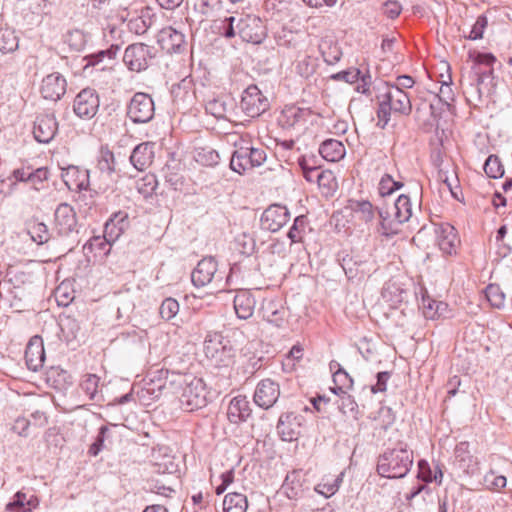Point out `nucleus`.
<instances>
[{"label":"nucleus","mask_w":512,"mask_h":512,"mask_svg":"<svg viewBox=\"0 0 512 512\" xmlns=\"http://www.w3.org/2000/svg\"><path fill=\"white\" fill-rule=\"evenodd\" d=\"M378 100L377 126L385 128L390 121L391 113L408 116L412 111V104L408 94L398 86L388 82H381L377 86Z\"/></svg>","instance_id":"f257e3e1"},{"label":"nucleus","mask_w":512,"mask_h":512,"mask_svg":"<svg viewBox=\"0 0 512 512\" xmlns=\"http://www.w3.org/2000/svg\"><path fill=\"white\" fill-rule=\"evenodd\" d=\"M413 462V451L407 448V444L399 443L378 456L376 471L381 477L400 479L408 474Z\"/></svg>","instance_id":"f03ea898"},{"label":"nucleus","mask_w":512,"mask_h":512,"mask_svg":"<svg viewBox=\"0 0 512 512\" xmlns=\"http://www.w3.org/2000/svg\"><path fill=\"white\" fill-rule=\"evenodd\" d=\"M380 219L379 232L389 236L397 232V227L410 219L412 216V205L410 198L400 195L393 203H385L378 208Z\"/></svg>","instance_id":"7ed1b4c3"},{"label":"nucleus","mask_w":512,"mask_h":512,"mask_svg":"<svg viewBox=\"0 0 512 512\" xmlns=\"http://www.w3.org/2000/svg\"><path fill=\"white\" fill-rule=\"evenodd\" d=\"M172 384L181 386L179 401L183 410L191 412L206 405L205 383L201 378L185 377L172 372L170 385Z\"/></svg>","instance_id":"20e7f679"},{"label":"nucleus","mask_w":512,"mask_h":512,"mask_svg":"<svg viewBox=\"0 0 512 512\" xmlns=\"http://www.w3.org/2000/svg\"><path fill=\"white\" fill-rule=\"evenodd\" d=\"M236 149L231 154L230 168L242 175L246 171L261 166L266 161V152L262 148L235 143Z\"/></svg>","instance_id":"39448f33"},{"label":"nucleus","mask_w":512,"mask_h":512,"mask_svg":"<svg viewBox=\"0 0 512 512\" xmlns=\"http://www.w3.org/2000/svg\"><path fill=\"white\" fill-rule=\"evenodd\" d=\"M228 265L221 263L217 258H201L191 274V281L196 287H203L209 283H222L226 277Z\"/></svg>","instance_id":"423d86ee"},{"label":"nucleus","mask_w":512,"mask_h":512,"mask_svg":"<svg viewBox=\"0 0 512 512\" xmlns=\"http://www.w3.org/2000/svg\"><path fill=\"white\" fill-rule=\"evenodd\" d=\"M411 283L405 277H391L385 282L381 296L391 308H398L401 304L407 303L410 297Z\"/></svg>","instance_id":"0eeeda50"},{"label":"nucleus","mask_w":512,"mask_h":512,"mask_svg":"<svg viewBox=\"0 0 512 512\" xmlns=\"http://www.w3.org/2000/svg\"><path fill=\"white\" fill-rule=\"evenodd\" d=\"M155 114L154 101L150 95L137 92L127 106V116L135 124L150 122Z\"/></svg>","instance_id":"6e6552de"},{"label":"nucleus","mask_w":512,"mask_h":512,"mask_svg":"<svg viewBox=\"0 0 512 512\" xmlns=\"http://www.w3.org/2000/svg\"><path fill=\"white\" fill-rule=\"evenodd\" d=\"M236 28L243 41L259 44L266 37V28L262 20L254 15L238 17Z\"/></svg>","instance_id":"1a4fd4ad"},{"label":"nucleus","mask_w":512,"mask_h":512,"mask_svg":"<svg viewBox=\"0 0 512 512\" xmlns=\"http://www.w3.org/2000/svg\"><path fill=\"white\" fill-rule=\"evenodd\" d=\"M204 352L215 366H227L233 357V348L229 342H224L220 337L206 339Z\"/></svg>","instance_id":"9d476101"},{"label":"nucleus","mask_w":512,"mask_h":512,"mask_svg":"<svg viewBox=\"0 0 512 512\" xmlns=\"http://www.w3.org/2000/svg\"><path fill=\"white\" fill-rule=\"evenodd\" d=\"M241 107L249 117H256L268 109L269 102L256 85H250L243 92Z\"/></svg>","instance_id":"9b49d317"},{"label":"nucleus","mask_w":512,"mask_h":512,"mask_svg":"<svg viewBox=\"0 0 512 512\" xmlns=\"http://www.w3.org/2000/svg\"><path fill=\"white\" fill-rule=\"evenodd\" d=\"M151 58L150 47L143 43H136L125 49L123 61L131 71L141 72L147 69Z\"/></svg>","instance_id":"f8f14e48"},{"label":"nucleus","mask_w":512,"mask_h":512,"mask_svg":"<svg viewBox=\"0 0 512 512\" xmlns=\"http://www.w3.org/2000/svg\"><path fill=\"white\" fill-rule=\"evenodd\" d=\"M99 108V97L94 89L81 90L74 99L73 110L81 119L93 118Z\"/></svg>","instance_id":"ddd939ff"},{"label":"nucleus","mask_w":512,"mask_h":512,"mask_svg":"<svg viewBox=\"0 0 512 512\" xmlns=\"http://www.w3.org/2000/svg\"><path fill=\"white\" fill-rule=\"evenodd\" d=\"M280 396L279 384L270 379L261 380L255 389L253 400L257 406L263 409L271 408Z\"/></svg>","instance_id":"4468645a"},{"label":"nucleus","mask_w":512,"mask_h":512,"mask_svg":"<svg viewBox=\"0 0 512 512\" xmlns=\"http://www.w3.org/2000/svg\"><path fill=\"white\" fill-rule=\"evenodd\" d=\"M289 217L290 213L285 206L270 205L261 215V227L267 231L277 232L288 222Z\"/></svg>","instance_id":"2eb2a0df"},{"label":"nucleus","mask_w":512,"mask_h":512,"mask_svg":"<svg viewBox=\"0 0 512 512\" xmlns=\"http://www.w3.org/2000/svg\"><path fill=\"white\" fill-rule=\"evenodd\" d=\"M67 81L59 72H53L42 79L40 92L44 99L60 100L66 93Z\"/></svg>","instance_id":"dca6fc26"},{"label":"nucleus","mask_w":512,"mask_h":512,"mask_svg":"<svg viewBox=\"0 0 512 512\" xmlns=\"http://www.w3.org/2000/svg\"><path fill=\"white\" fill-rule=\"evenodd\" d=\"M58 131V122L54 114H42L37 116L34 127L33 135L39 143H50L56 136Z\"/></svg>","instance_id":"f3484780"},{"label":"nucleus","mask_w":512,"mask_h":512,"mask_svg":"<svg viewBox=\"0 0 512 512\" xmlns=\"http://www.w3.org/2000/svg\"><path fill=\"white\" fill-rule=\"evenodd\" d=\"M158 42L168 53H181L186 46L185 35L171 26L165 27L159 32Z\"/></svg>","instance_id":"a211bd4d"},{"label":"nucleus","mask_w":512,"mask_h":512,"mask_svg":"<svg viewBox=\"0 0 512 512\" xmlns=\"http://www.w3.org/2000/svg\"><path fill=\"white\" fill-rule=\"evenodd\" d=\"M263 319L277 328H281L287 322L288 310L278 300H264L261 307Z\"/></svg>","instance_id":"6ab92c4d"},{"label":"nucleus","mask_w":512,"mask_h":512,"mask_svg":"<svg viewBox=\"0 0 512 512\" xmlns=\"http://www.w3.org/2000/svg\"><path fill=\"white\" fill-rule=\"evenodd\" d=\"M475 64L473 70L476 74V85L471 84V87L475 90L478 98L481 97V91L479 85L483 83L484 79L490 77L493 69L490 68L496 61V57L491 53H478L474 59Z\"/></svg>","instance_id":"aec40b11"},{"label":"nucleus","mask_w":512,"mask_h":512,"mask_svg":"<svg viewBox=\"0 0 512 512\" xmlns=\"http://www.w3.org/2000/svg\"><path fill=\"white\" fill-rule=\"evenodd\" d=\"M40 505L39 498L30 492L18 491L16 492L11 501L5 505L6 512H31L37 509Z\"/></svg>","instance_id":"412c9836"},{"label":"nucleus","mask_w":512,"mask_h":512,"mask_svg":"<svg viewBox=\"0 0 512 512\" xmlns=\"http://www.w3.org/2000/svg\"><path fill=\"white\" fill-rule=\"evenodd\" d=\"M55 223L60 234L67 235L77 226L74 208L68 203H61L55 210Z\"/></svg>","instance_id":"4be33fe9"},{"label":"nucleus","mask_w":512,"mask_h":512,"mask_svg":"<svg viewBox=\"0 0 512 512\" xmlns=\"http://www.w3.org/2000/svg\"><path fill=\"white\" fill-rule=\"evenodd\" d=\"M305 473L302 470H293L286 475L282 491L290 500L300 499L305 491Z\"/></svg>","instance_id":"5701e85b"},{"label":"nucleus","mask_w":512,"mask_h":512,"mask_svg":"<svg viewBox=\"0 0 512 512\" xmlns=\"http://www.w3.org/2000/svg\"><path fill=\"white\" fill-rule=\"evenodd\" d=\"M277 432L283 441L291 442L296 440L300 431L298 416L293 412L284 413L279 417Z\"/></svg>","instance_id":"b1692460"},{"label":"nucleus","mask_w":512,"mask_h":512,"mask_svg":"<svg viewBox=\"0 0 512 512\" xmlns=\"http://www.w3.org/2000/svg\"><path fill=\"white\" fill-rule=\"evenodd\" d=\"M256 306V299L251 291L239 290L234 297V310L239 319L247 320L252 317Z\"/></svg>","instance_id":"393cba45"},{"label":"nucleus","mask_w":512,"mask_h":512,"mask_svg":"<svg viewBox=\"0 0 512 512\" xmlns=\"http://www.w3.org/2000/svg\"><path fill=\"white\" fill-rule=\"evenodd\" d=\"M27 367L32 371H38L45 361V351L41 339L37 336L32 338L25 350Z\"/></svg>","instance_id":"a878e982"},{"label":"nucleus","mask_w":512,"mask_h":512,"mask_svg":"<svg viewBox=\"0 0 512 512\" xmlns=\"http://www.w3.org/2000/svg\"><path fill=\"white\" fill-rule=\"evenodd\" d=\"M154 158V143L144 142L138 144L130 156L131 164L138 170L143 171L151 165Z\"/></svg>","instance_id":"bb28decb"},{"label":"nucleus","mask_w":512,"mask_h":512,"mask_svg":"<svg viewBox=\"0 0 512 512\" xmlns=\"http://www.w3.org/2000/svg\"><path fill=\"white\" fill-rule=\"evenodd\" d=\"M234 107V100L229 96L222 95L207 101L205 110L217 119H228Z\"/></svg>","instance_id":"cd10ccee"},{"label":"nucleus","mask_w":512,"mask_h":512,"mask_svg":"<svg viewBox=\"0 0 512 512\" xmlns=\"http://www.w3.org/2000/svg\"><path fill=\"white\" fill-rule=\"evenodd\" d=\"M127 213L119 211L114 213L105 223L103 236L112 244L127 227Z\"/></svg>","instance_id":"c85d7f7f"},{"label":"nucleus","mask_w":512,"mask_h":512,"mask_svg":"<svg viewBox=\"0 0 512 512\" xmlns=\"http://www.w3.org/2000/svg\"><path fill=\"white\" fill-rule=\"evenodd\" d=\"M251 414L249 401L245 396L234 397L228 406L227 416L231 423L246 421Z\"/></svg>","instance_id":"c756f323"},{"label":"nucleus","mask_w":512,"mask_h":512,"mask_svg":"<svg viewBox=\"0 0 512 512\" xmlns=\"http://www.w3.org/2000/svg\"><path fill=\"white\" fill-rule=\"evenodd\" d=\"M156 373L158 376H153L142 390L143 393L149 394L152 400L161 396L162 390L166 389L168 384L170 385L171 380V373L168 370L161 369Z\"/></svg>","instance_id":"7c9ffc66"},{"label":"nucleus","mask_w":512,"mask_h":512,"mask_svg":"<svg viewBox=\"0 0 512 512\" xmlns=\"http://www.w3.org/2000/svg\"><path fill=\"white\" fill-rule=\"evenodd\" d=\"M459 243L460 240L458 239L456 230L453 226L446 225L441 227L438 235V246L443 253L447 255L457 253L456 248Z\"/></svg>","instance_id":"2f4dec72"},{"label":"nucleus","mask_w":512,"mask_h":512,"mask_svg":"<svg viewBox=\"0 0 512 512\" xmlns=\"http://www.w3.org/2000/svg\"><path fill=\"white\" fill-rule=\"evenodd\" d=\"M320 155L327 161L336 162L345 155V147L336 139H327L319 147Z\"/></svg>","instance_id":"473e14b6"},{"label":"nucleus","mask_w":512,"mask_h":512,"mask_svg":"<svg viewBox=\"0 0 512 512\" xmlns=\"http://www.w3.org/2000/svg\"><path fill=\"white\" fill-rule=\"evenodd\" d=\"M59 326L63 338L68 344L78 339L81 326L76 318L70 315L60 316Z\"/></svg>","instance_id":"72a5a7b5"},{"label":"nucleus","mask_w":512,"mask_h":512,"mask_svg":"<svg viewBox=\"0 0 512 512\" xmlns=\"http://www.w3.org/2000/svg\"><path fill=\"white\" fill-rule=\"evenodd\" d=\"M344 474V471H342L338 475L333 477H323L322 481L315 486V491L318 494L323 495L325 498L333 496L339 490L343 482Z\"/></svg>","instance_id":"f704fd0d"},{"label":"nucleus","mask_w":512,"mask_h":512,"mask_svg":"<svg viewBox=\"0 0 512 512\" xmlns=\"http://www.w3.org/2000/svg\"><path fill=\"white\" fill-rule=\"evenodd\" d=\"M319 50L324 61L329 65L337 63L342 56L340 47L331 38L322 39L319 43Z\"/></svg>","instance_id":"c9c22d12"},{"label":"nucleus","mask_w":512,"mask_h":512,"mask_svg":"<svg viewBox=\"0 0 512 512\" xmlns=\"http://www.w3.org/2000/svg\"><path fill=\"white\" fill-rule=\"evenodd\" d=\"M120 47L118 45H111L109 48L105 50H99L95 53L87 55L85 59L87 60V65L96 66L99 64H104L102 69H104L108 64L111 63L112 60L115 59Z\"/></svg>","instance_id":"e433bc0d"},{"label":"nucleus","mask_w":512,"mask_h":512,"mask_svg":"<svg viewBox=\"0 0 512 512\" xmlns=\"http://www.w3.org/2000/svg\"><path fill=\"white\" fill-rule=\"evenodd\" d=\"M419 293L421 294V305L423 308L424 316L428 319H435L437 317V314L440 313L439 307L444 306V303L438 302L430 298L426 288L423 286L419 287V291H414L416 297L418 296Z\"/></svg>","instance_id":"4c0bfd02"},{"label":"nucleus","mask_w":512,"mask_h":512,"mask_svg":"<svg viewBox=\"0 0 512 512\" xmlns=\"http://www.w3.org/2000/svg\"><path fill=\"white\" fill-rule=\"evenodd\" d=\"M194 159L197 163L207 167H214L220 162V155L218 151L212 147H198L194 152Z\"/></svg>","instance_id":"58836bf2"},{"label":"nucleus","mask_w":512,"mask_h":512,"mask_svg":"<svg viewBox=\"0 0 512 512\" xmlns=\"http://www.w3.org/2000/svg\"><path fill=\"white\" fill-rule=\"evenodd\" d=\"M247 498L241 493H228L223 500V512H246Z\"/></svg>","instance_id":"ea45409f"},{"label":"nucleus","mask_w":512,"mask_h":512,"mask_svg":"<svg viewBox=\"0 0 512 512\" xmlns=\"http://www.w3.org/2000/svg\"><path fill=\"white\" fill-rule=\"evenodd\" d=\"M316 182L325 196H331L337 190L338 184L331 170H321L316 175Z\"/></svg>","instance_id":"a19ab883"},{"label":"nucleus","mask_w":512,"mask_h":512,"mask_svg":"<svg viewBox=\"0 0 512 512\" xmlns=\"http://www.w3.org/2000/svg\"><path fill=\"white\" fill-rule=\"evenodd\" d=\"M111 243L104 236L92 237L83 247L85 253H93L94 256H108Z\"/></svg>","instance_id":"79ce46f5"},{"label":"nucleus","mask_w":512,"mask_h":512,"mask_svg":"<svg viewBox=\"0 0 512 512\" xmlns=\"http://www.w3.org/2000/svg\"><path fill=\"white\" fill-rule=\"evenodd\" d=\"M333 382L334 387L331 388V391L336 395L347 392L353 385V379L343 368L334 371Z\"/></svg>","instance_id":"37998d69"},{"label":"nucleus","mask_w":512,"mask_h":512,"mask_svg":"<svg viewBox=\"0 0 512 512\" xmlns=\"http://www.w3.org/2000/svg\"><path fill=\"white\" fill-rule=\"evenodd\" d=\"M19 47V38L15 31L9 28L0 29V51L3 54L12 53Z\"/></svg>","instance_id":"c03bdc74"},{"label":"nucleus","mask_w":512,"mask_h":512,"mask_svg":"<svg viewBox=\"0 0 512 512\" xmlns=\"http://www.w3.org/2000/svg\"><path fill=\"white\" fill-rule=\"evenodd\" d=\"M99 382L100 378L95 374H87L81 381L80 388L90 400L99 401Z\"/></svg>","instance_id":"a18cd8bd"},{"label":"nucleus","mask_w":512,"mask_h":512,"mask_svg":"<svg viewBox=\"0 0 512 512\" xmlns=\"http://www.w3.org/2000/svg\"><path fill=\"white\" fill-rule=\"evenodd\" d=\"M237 20L238 18L235 16L225 17L214 21L213 28L219 35L231 39L236 36V30L232 29V23H237Z\"/></svg>","instance_id":"49530a36"},{"label":"nucleus","mask_w":512,"mask_h":512,"mask_svg":"<svg viewBox=\"0 0 512 512\" xmlns=\"http://www.w3.org/2000/svg\"><path fill=\"white\" fill-rule=\"evenodd\" d=\"M485 295L490 305L494 308L501 309L505 304V293L499 285L489 284L485 289Z\"/></svg>","instance_id":"de8ad7c7"},{"label":"nucleus","mask_w":512,"mask_h":512,"mask_svg":"<svg viewBox=\"0 0 512 512\" xmlns=\"http://www.w3.org/2000/svg\"><path fill=\"white\" fill-rule=\"evenodd\" d=\"M484 486L491 491L499 492L507 484V479L503 475H498L494 470L488 471L483 478Z\"/></svg>","instance_id":"09e8293b"},{"label":"nucleus","mask_w":512,"mask_h":512,"mask_svg":"<svg viewBox=\"0 0 512 512\" xmlns=\"http://www.w3.org/2000/svg\"><path fill=\"white\" fill-rule=\"evenodd\" d=\"M484 171L490 178H500L504 175V167L496 155H490L484 163Z\"/></svg>","instance_id":"8fccbe9b"},{"label":"nucleus","mask_w":512,"mask_h":512,"mask_svg":"<svg viewBox=\"0 0 512 512\" xmlns=\"http://www.w3.org/2000/svg\"><path fill=\"white\" fill-rule=\"evenodd\" d=\"M157 186L158 182L153 174H148L137 182V190L145 198L152 196L155 193Z\"/></svg>","instance_id":"3c124183"},{"label":"nucleus","mask_w":512,"mask_h":512,"mask_svg":"<svg viewBox=\"0 0 512 512\" xmlns=\"http://www.w3.org/2000/svg\"><path fill=\"white\" fill-rule=\"evenodd\" d=\"M336 263L342 268L349 279L356 277L363 262L355 261V258H336Z\"/></svg>","instance_id":"603ef678"},{"label":"nucleus","mask_w":512,"mask_h":512,"mask_svg":"<svg viewBox=\"0 0 512 512\" xmlns=\"http://www.w3.org/2000/svg\"><path fill=\"white\" fill-rule=\"evenodd\" d=\"M179 312V303L174 298H166L163 300L159 308L162 319L168 321L174 318Z\"/></svg>","instance_id":"864d4df0"},{"label":"nucleus","mask_w":512,"mask_h":512,"mask_svg":"<svg viewBox=\"0 0 512 512\" xmlns=\"http://www.w3.org/2000/svg\"><path fill=\"white\" fill-rule=\"evenodd\" d=\"M353 209L357 217L366 223L375 218V210L369 201H358Z\"/></svg>","instance_id":"5fc2aeb1"},{"label":"nucleus","mask_w":512,"mask_h":512,"mask_svg":"<svg viewBox=\"0 0 512 512\" xmlns=\"http://www.w3.org/2000/svg\"><path fill=\"white\" fill-rule=\"evenodd\" d=\"M468 447L469 444L467 442H461L455 448L456 459L459 461L460 467L466 472H469L470 462H472V456L469 454Z\"/></svg>","instance_id":"6e6d98bb"},{"label":"nucleus","mask_w":512,"mask_h":512,"mask_svg":"<svg viewBox=\"0 0 512 512\" xmlns=\"http://www.w3.org/2000/svg\"><path fill=\"white\" fill-rule=\"evenodd\" d=\"M97 168L102 173L111 174L114 171V155L108 149H101Z\"/></svg>","instance_id":"4d7b16f0"},{"label":"nucleus","mask_w":512,"mask_h":512,"mask_svg":"<svg viewBox=\"0 0 512 512\" xmlns=\"http://www.w3.org/2000/svg\"><path fill=\"white\" fill-rule=\"evenodd\" d=\"M402 187V183L395 181L390 175H384L379 183V193L382 196H389L395 190Z\"/></svg>","instance_id":"13d9d810"},{"label":"nucleus","mask_w":512,"mask_h":512,"mask_svg":"<svg viewBox=\"0 0 512 512\" xmlns=\"http://www.w3.org/2000/svg\"><path fill=\"white\" fill-rule=\"evenodd\" d=\"M31 170L29 167H21L13 170L10 177H8V180L11 181L10 183V191L11 193L16 186L17 182H28L31 177Z\"/></svg>","instance_id":"bf43d9fd"},{"label":"nucleus","mask_w":512,"mask_h":512,"mask_svg":"<svg viewBox=\"0 0 512 512\" xmlns=\"http://www.w3.org/2000/svg\"><path fill=\"white\" fill-rule=\"evenodd\" d=\"M49 171L46 167H40L31 172L29 183L32 184L34 190L39 191L44 181L48 180Z\"/></svg>","instance_id":"052dcab7"},{"label":"nucleus","mask_w":512,"mask_h":512,"mask_svg":"<svg viewBox=\"0 0 512 512\" xmlns=\"http://www.w3.org/2000/svg\"><path fill=\"white\" fill-rule=\"evenodd\" d=\"M487 23H488V21H487L486 16L480 15L476 19L474 25L472 26L471 31L468 35V38L471 40L481 39L483 37V33L487 26Z\"/></svg>","instance_id":"680f3d73"},{"label":"nucleus","mask_w":512,"mask_h":512,"mask_svg":"<svg viewBox=\"0 0 512 512\" xmlns=\"http://www.w3.org/2000/svg\"><path fill=\"white\" fill-rule=\"evenodd\" d=\"M360 73L358 69H349L333 74L331 78L336 81H344L352 84L358 82Z\"/></svg>","instance_id":"e2e57ef3"},{"label":"nucleus","mask_w":512,"mask_h":512,"mask_svg":"<svg viewBox=\"0 0 512 512\" xmlns=\"http://www.w3.org/2000/svg\"><path fill=\"white\" fill-rule=\"evenodd\" d=\"M418 478L427 483L438 481V476L433 475V470L426 460L418 462Z\"/></svg>","instance_id":"0e129e2a"},{"label":"nucleus","mask_w":512,"mask_h":512,"mask_svg":"<svg viewBox=\"0 0 512 512\" xmlns=\"http://www.w3.org/2000/svg\"><path fill=\"white\" fill-rule=\"evenodd\" d=\"M109 431V428L107 426H101L98 432V435L94 441V443L91 444L89 448V454L91 456H97L99 452L102 450L104 446V441L106 438V434Z\"/></svg>","instance_id":"69168bd1"},{"label":"nucleus","mask_w":512,"mask_h":512,"mask_svg":"<svg viewBox=\"0 0 512 512\" xmlns=\"http://www.w3.org/2000/svg\"><path fill=\"white\" fill-rule=\"evenodd\" d=\"M305 227V217L298 216L295 218L293 226L290 228L288 232V237L292 240V242H297L301 240V232Z\"/></svg>","instance_id":"338daca9"},{"label":"nucleus","mask_w":512,"mask_h":512,"mask_svg":"<svg viewBox=\"0 0 512 512\" xmlns=\"http://www.w3.org/2000/svg\"><path fill=\"white\" fill-rule=\"evenodd\" d=\"M33 241L41 244L48 239V230L45 224L37 223L29 231Z\"/></svg>","instance_id":"774afa93"}]
</instances>
